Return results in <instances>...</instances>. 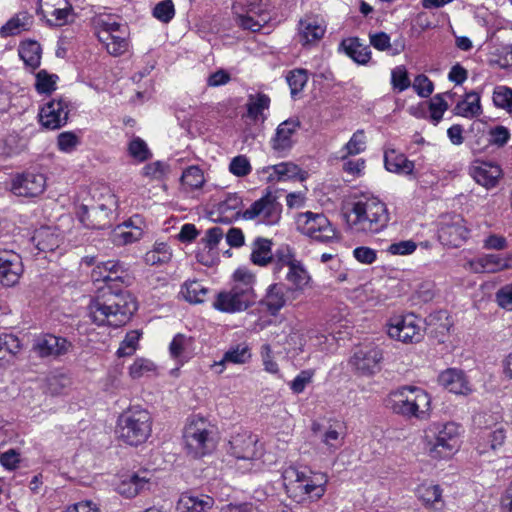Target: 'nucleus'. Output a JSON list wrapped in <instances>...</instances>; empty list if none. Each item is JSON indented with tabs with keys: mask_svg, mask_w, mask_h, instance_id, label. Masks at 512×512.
Listing matches in <instances>:
<instances>
[{
	"mask_svg": "<svg viewBox=\"0 0 512 512\" xmlns=\"http://www.w3.org/2000/svg\"><path fill=\"white\" fill-rule=\"evenodd\" d=\"M136 310V301L128 291L114 292L110 285L102 288L88 306L89 317L95 324L113 327L127 323Z\"/></svg>",
	"mask_w": 512,
	"mask_h": 512,
	"instance_id": "f257e3e1",
	"label": "nucleus"
},
{
	"mask_svg": "<svg viewBox=\"0 0 512 512\" xmlns=\"http://www.w3.org/2000/svg\"><path fill=\"white\" fill-rule=\"evenodd\" d=\"M282 479L287 495L297 503L319 500L324 496L328 483L325 473L294 465L283 468Z\"/></svg>",
	"mask_w": 512,
	"mask_h": 512,
	"instance_id": "f03ea898",
	"label": "nucleus"
},
{
	"mask_svg": "<svg viewBox=\"0 0 512 512\" xmlns=\"http://www.w3.org/2000/svg\"><path fill=\"white\" fill-rule=\"evenodd\" d=\"M385 406L406 419L425 421L431 414V397L419 387L404 386L388 394Z\"/></svg>",
	"mask_w": 512,
	"mask_h": 512,
	"instance_id": "7ed1b4c3",
	"label": "nucleus"
},
{
	"mask_svg": "<svg viewBox=\"0 0 512 512\" xmlns=\"http://www.w3.org/2000/svg\"><path fill=\"white\" fill-rule=\"evenodd\" d=\"M345 219L352 232L374 234L386 227L389 215L383 202L369 198L355 202L346 212Z\"/></svg>",
	"mask_w": 512,
	"mask_h": 512,
	"instance_id": "20e7f679",
	"label": "nucleus"
},
{
	"mask_svg": "<svg viewBox=\"0 0 512 512\" xmlns=\"http://www.w3.org/2000/svg\"><path fill=\"white\" fill-rule=\"evenodd\" d=\"M218 438L215 426L205 417L193 415L187 419L183 429V444L186 454L201 459L214 452Z\"/></svg>",
	"mask_w": 512,
	"mask_h": 512,
	"instance_id": "39448f33",
	"label": "nucleus"
},
{
	"mask_svg": "<svg viewBox=\"0 0 512 512\" xmlns=\"http://www.w3.org/2000/svg\"><path fill=\"white\" fill-rule=\"evenodd\" d=\"M463 434L464 428L457 422L432 423L425 431V448L431 458L450 457L460 448Z\"/></svg>",
	"mask_w": 512,
	"mask_h": 512,
	"instance_id": "423d86ee",
	"label": "nucleus"
},
{
	"mask_svg": "<svg viewBox=\"0 0 512 512\" xmlns=\"http://www.w3.org/2000/svg\"><path fill=\"white\" fill-rule=\"evenodd\" d=\"M228 455L232 458L235 468L241 473L261 470L263 461L262 445L258 437L249 431L239 432L231 437L227 448Z\"/></svg>",
	"mask_w": 512,
	"mask_h": 512,
	"instance_id": "0eeeda50",
	"label": "nucleus"
},
{
	"mask_svg": "<svg viewBox=\"0 0 512 512\" xmlns=\"http://www.w3.org/2000/svg\"><path fill=\"white\" fill-rule=\"evenodd\" d=\"M151 432V415L140 406L130 407L118 417L116 426L117 437L128 445L138 446L146 442Z\"/></svg>",
	"mask_w": 512,
	"mask_h": 512,
	"instance_id": "6e6552de",
	"label": "nucleus"
},
{
	"mask_svg": "<svg viewBox=\"0 0 512 512\" xmlns=\"http://www.w3.org/2000/svg\"><path fill=\"white\" fill-rule=\"evenodd\" d=\"M95 33L109 54L119 56L128 49L127 26L118 17L111 14H100L92 19Z\"/></svg>",
	"mask_w": 512,
	"mask_h": 512,
	"instance_id": "1a4fd4ad",
	"label": "nucleus"
},
{
	"mask_svg": "<svg viewBox=\"0 0 512 512\" xmlns=\"http://www.w3.org/2000/svg\"><path fill=\"white\" fill-rule=\"evenodd\" d=\"M296 230L304 236L321 243H333L338 233L322 212H300L294 216Z\"/></svg>",
	"mask_w": 512,
	"mask_h": 512,
	"instance_id": "9d476101",
	"label": "nucleus"
},
{
	"mask_svg": "<svg viewBox=\"0 0 512 512\" xmlns=\"http://www.w3.org/2000/svg\"><path fill=\"white\" fill-rule=\"evenodd\" d=\"M423 332V320L414 313L396 315L387 323L388 336L405 344L420 342Z\"/></svg>",
	"mask_w": 512,
	"mask_h": 512,
	"instance_id": "9b49d317",
	"label": "nucleus"
},
{
	"mask_svg": "<svg viewBox=\"0 0 512 512\" xmlns=\"http://www.w3.org/2000/svg\"><path fill=\"white\" fill-rule=\"evenodd\" d=\"M282 207L270 192L255 201L246 209L242 217L246 220H257L266 225H274L281 218Z\"/></svg>",
	"mask_w": 512,
	"mask_h": 512,
	"instance_id": "f8f14e48",
	"label": "nucleus"
},
{
	"mask_svg": "<svg viewBox=\"0 0 512 512\" xmlns=\"http://www.w3.org/2000/svg\"><path fill=\"white\" fill-rule=\"evenodd\" d=\"M36 12L52 27L64 26L73 18V7L68 0H38Z\"/></svg>",
	"mask_w": 512,
	"mask_h": 512,
	"instance_id": "ddd939ff",
	"label": "nucleus"
},
{
	"mask_svg": "<svg viewBox=\"0 0 512 512\" xmlns=\"http://www.w3.org/2000/svg\"><path fill=\"white\" fill-rule=\"evenodd\" d=\"M257 297L250 296L249 293L241 291L236 287L218 293L213 307L221 312L236 313L248 309L255 304Z\"/></svg>",
	"mask_w": 512,
	"mask_h": 512,
	"instance_id": "4468645a",
	"label": "nucleus"
},
{
	"mask_svg": "<svg viewBox=\"0 0 512 512\" xmlns=\"http://www.w3.org/2000/svg\"><path fill=\"white\" fill-rule=\"evenodd\" d=\"M383 359L382 350L372 344L359 347L351 358L352 366L363 375H372L379 370Z\"/></svg>",
	"mask_w": 512,
	"mask_h": 512,
	"instance_id": "2eb2a0df",
	"label": "nucleus"
},
{
	"mask_svg": "<svg viewBox=\"0 0 512 512\" xmlns=\"http://www.w3.org/2000/svg\"><path fill=\"white\" fill-rule=\"evenodd\" d=\"M46 189V177L42 173L27 172L17 175L11 183V191L16 196L37 197Z\"/></svg>",
	"mask_w": 512,
	"mask_h": 512,
	"instance_id": "dca6fc26",
	"label": "nucleus"
},
{
	"mask_svg": "<svg viewBox=\"0 0 512 512\" xmlns=\"http://www.w3.org/2000/svg\"><path fill=\"white\" fill-rule=\"evenodd\" d=\"M152 477V473L147 470L125 475L117 484L116 490L120 495L126 498H133L152 488Z\"/></svg>",
	"mask_w": 512,
	"mask_h": 512,
	"instance_id": "f3484780",
	"label": "nucleus"
},
{
	"mask_svg": "<svg viewBox=\"0 0 512 512\" xmlns=\"http://www.w3.org/2000/svg\"><path fill=\"white\" fill-rule=\"evenodd\" d=\"M146 225L139 215L131 217L129 220L118 225L111 235V239L116 245H128L140 240L143 236Z\"/></svg>",
	"mask_w": 512,
	"mask_h": 512,
	"instance_id": "a211bd4d",
	"label": "nucleus"
},
{
	"mask_svg": "<svg viewBox=\"0 0 512 512\" xmlns=\"http://www.w3.org/2000/svg\"><path fill=\"white\" fill-rule=\"evenodd\" d=\"M23 272L22 260L19 254L12 250H0V282L5 286H13Z\"/></svg>",
	"mask_w": 512,
	"mask_h": 512,
	"instance_id": "6ab92c4d",
	"label": "nucleus"
},
{
	"mask_svg": "<svg viewBox=\"0 0 512 512\" xmlns=\"http://www.w3.org/2000/svg\"><path fill=\"white\" fill-rule=\"evenodd\" d=\"M507 430L503 424H494L491 427H485L480 432L477 450L479 454L490 452H499L505 444Z\"/></svg>",
	"mask_w": 512,
	"mask_h": 512,
	"instance_id": "aec40b11",
	"label": "nucleus"
},
{
	"mask_svg": "<svg viewBox=\"0 0 512 512\" xmlns=\"http://www.w3.org/2000/svg\"><path fill=\"white\" fill-rule=\"evenodd\" d=\"M68 106L62 100H52L40 110L39 120L48 129H58L68 120Z\"/></svg>",
	"mask_w": 512,
	"mask_h": 512,
	"instance_id": "412c9836",
	"label": "nucleus"
},
{
	"mask_svg": "<svg viewBox=\"0 0 512 512\" xmlns=\"http://www.w3.org/2000/svg\"><path fill=\"white\" fill-rule=\"evenodd\" d=\"M71 348V343L65 338L46 334L38 338L33 346L34 351L40 357H58L66 354Z\"/></svg>",
	"mask_w": 512,
	"mask_h": 512,
	"instance_id": "4be33fe9",
	"label": "nucleus"
},
{
	"mask_svg": "<svg viewBox=\"0 0 512 512\" xmlns=\"http://www.w3.org/2000/svg\"><path fill=\"white\" fill-rule=\"evenodd\" d=\"M439 384L446 390L457 395H468L472 392L471 384L462 370L450 368L438 377Z\"/></svg>",
	"mask_w": 512,
	"mask_h": 512,
	"instance_id": "5701e85b",
	"label": "nucleus"
},
{
	"mask_svg": "<svg viewBox=\"0 0 512 512\" xmlns=\"http://www.w3.org/2000/svg\"><path fill=\"white\" fill-rule=\"evenodd\" d=\"M470 174L478 184L489 189L498 183L502 169L496 163L476 161L470 168Z\"/></svg>",
	"mask_w": 512,
	"mask_h": 512,
	"instance_id": "b1692460",
	"label": "nucleus"
},
{
	"mask_svg": "<svg viewBox=\"0 0 512 512\" xmlns=\"http://www.w3.org/2000/svg\"><path fill=\"white\" fill-rule=\"evenodd\" d=\"M469 230L462 218L457 217L449 223H443L439 229V238L446 244L453 247H459L466 241Z\"/></svg>",
	"mask_w": 512,
	"mask_h": 512,
	"instance_id": "393cba45",
	"label": "nucleus"
},
{
	"mask_svg": "<svg viewBox=\"0 0 512 512\" xmlns=\"http://www.w3.org/2000/svg\"><path fill=\"white\" fill-rule=\"evenodd\" d=\"M511 257L497 254H486L469 262L470 269L475 273H496L512 267Z\"/></svg>",
	"mask_w": 512,
	"mask_h": 512,
	"instance_id": "a878e982",
	"label": "nucleus"
},
{
	"mask_svg": "<svg viewBox=\"0 0 512 512\" xmlns=\"http://www.w3.org/2000/svg\"><path fill=\"white\" fill-rule=\"evenodd\" d=\"M126 276V270L122 264L115 260H108L106 262H101L96 265V267L92 270L91 277L95 282H123L124 277Z\"/></svg>",
	"mask_w": 512,
	"mask_h": 512,
	"instance_id": "bb28decb",
	"label": "nucleus"
},
{
	"mask_svg": "<svg viewBox=\"0 0 512 512\" xmlns=\"http://www.w3.org/2000/svg\"><path fill=\"white\" fill-rule=\"evenodd\" d=\"M299 128L300 121L297 118H290L280 123L271 140L272 148L277 151L290 149L293 146L292 137Z\"/></svg>",
	"mask_w": 512,
	"mask_h": 512,
	"instance_id": "cd10ccee",
	"label": "nucleus"
},
{
	"mask_svg": "<svg viewBox=\"0 0 512 512\" xmlns=\"http://www.w3.org/2000/svg\"><path fill=\"white\" fill-rule=\"evenodd\" d=\"M77 215L80 221L90 228L104 227L108 222L109 209L104 204L93 205H80L78 207Z\"/></svg>",
	"mask_w": 512,
	"mask_h": 512,
	"instance_id": "c85d7f7f",
	"label": "nucleus"
},
{
	"mask_svg": "<svg viewBox=\"0 0 512 512\" xmlns=\"http://www.w3.org/2000/svg\"><path fill=\"white\" fill-rule=\"evenodd\" d=\"M214 505V499L208 495L184 493L180 496L176 510L178 512H207Z\"/></svg>",
	"mask_w": 512,
	"mask_h": 512,
	"instance_id": "c756f323",
	"label": "nucleus"
},
{
	"mask_svg": "<svg viewBox=\"0 0 512 512\" xmlns=\"http://www.w3.org/2000/svg\"><path fill=\"white\" fill-rule=\"evenodd\" d=\"M415 494L428 509H439L443 505L442 489L437 484L424 482L416 488Z\"/></svg>",
	"mask_w": 512,
	"mask_h": 512,
	"instance_id": "7c9ffc66",
	"label": "nucleus"
},
{
	"mask_svg": "<svg viewBox=\"0 0 512 512\" xmlns=\"http://www.w3.org/2000/svg\"><path fill=\"white\" fill-rule=\"evenodd\" d=\"M311 429L315 435L319 436L321 442L332 451L337 450L343 443L344 436L340 425L322 427L321 424L314 422Z\"/></svg>",
	"mask_w": 512,
	"mask_h": 512,
	"instance_id": "2f4dec72",
	"label": "nucleus"
},
{
	"mask_svg": "<svg viewBox=\"0 0 512 512\" xmlns=\"http://www.w3.org/2000/svg\"><path fill=\"white\" fill-rule=\"evenodd\" d=\"M250 358L251 352L249 347L246 344H239L226 351L220 361L213 363L212 368L215 369L216 373L221 374L226 364H245Z\"/></svg>",
	"mask_w": 512,
	"mask_h": 512,
	"instance_id": "473e14b6",
	"label": "nucleus"
},
{
	"mask_svg": "<svg viewBox=\"0 0 512 512\" xmlns=\"http://www.w3.org/2000/svg\"><path fill=\"white\" fill-rule=\"evenodd\" d=\"M32 241L39 251L52 252L59 247L61 237L56 229L41 227L35 231Z\"/></svg>",
	"mask_w": 512,
	"mask_h": 512,
	"instance_id": "72a5a7b5",
	"label": "nucleus"
},
{
	"mask_svg": "<svg viewBox=\"0 0 512 512\" xmlns=\"http://www.w3.org/2000/svg\"><path fill=\"white\" fill-rule=\"evenodd\" d=\"M33 18L27 12H20L9 19L5 25L0 29L2 37H9L18 35L24 31L29 30L32 25Z\"/></svg>",
	"mask_w": 512,
	"mask_h": 512,
	"instance_id": "f704fd0d",
	"label": "nucleus"
},
{
	"mask_svg": "<svg viewBox=\"0 0 512 512\" xmlns=\"http://www.w3.org/2000/svg\"><path fill=\"white\" fill-rule=\"evenodd\" d=\"M341 47L345 53L359 64H366L371 59L369 47L358 38H348L342 41Z\"/></svg>",
	"mask_w": 512,
	"mask_h": 512,
	"instance_id": "c9c22d12",
	"label": "nucleus"
},
{
	"mask_svg": "<svg viewBox=\"0 0 512 512\" xmlns=\"http://www.w3.org/2000/svg\"><path fill=\"white\" fill-rule=\"evenodd\" d=\"M325 27L316 19L307 18L300 21L299 35L303 44L315 42L323 37Z\"/></svg>",
	"mask_w": 512,
	"mask_h": 512,
	"instance_id": "e433bc0d",
	"label": "nucleus"
},
{
	"mask_svg": "<svg viewBox=\"0 0 512 512\" xmlns=\"http://www.w3.org/2000/svg\"><path fill=\"white\" fill-rule=\"evenodd\" d=\"M454 113L465 118H474L482 113L480 95L476 92L466 94L464 100L457 103Z\"/></svg>",
	"mask_w": 512,
	"mask_h": 512,
	"instance_id": "4c0bfd02",
	"label": "nucleus"
},
{
	"mask_svg": "<svg viewBox=\"0 0 512 512\" xmlns=\"http://www.w3.org/2000/svg\"><path fill=\"white\" fill-rule=\"evenodd\" d=\"M286 288L283 284L269 286L265 298L261 301L271 314H276L286 303Z\"/></svg>",
	"mask_w": 512,
	"mask_h": 512,
	"instance_id": "58836bf2",
	"label": "nucleus"
},
{
	"mask_svg": "<svg viewBox=\"0 0 512 512\" xmlns=\"http://www.w3.org/2000/svg\"><path fill=\"white\" fill-rule=\"evenodd\" d=\"M269 103L270 99L266 95H251L246 104L247 113L245 116L254 123H263L265 121L264 110L268 109Z\"/></svg>",
	"mask_w": 512,
	"mask_h": 512,
	"instance_id": "ea45409f",
	"label": "nucleus"
},
{
	"mask_svg": "<svg viewBox=\"0 0 512 512\" xmlns=\"http://www.w3.org/2000/svg\"><path fill=\"white\" fill-rule=\"evenodd\" d=\"M384 160L386 169L391 172L409 174L414 168L411 161L395 150L386 151Z\"/></svg>",
	"mask_w": 512,
	"mask_h": 512,
	"instance_id": "a19ab883",
	"label": "nucleus"
},
{
	"mask_svg": "<svg viewBox=\"0 0 512 512\" xmlns=\"http://www.w3.org/2000/svg\"><path fill=\"white\" fill-rule=\"evenodd\" d=\"M233 285L241 291L249 293L250 296L257 297L254 285L256 282L255 275L245 267H240L235 270L232 276Z\"/></svg>",
	"mask_w": 512,
	"mask_h": 512,
	"instance_id": "79ce46f5",
	"label": "nucleus"
},
{
	"mask_svg": "<svg viewBox=\"0 0 512 512\" xmlns=\"http://www.w3.org/2000/svg\"><path fill=\"white\" fill-rule=\"evenodd\" d=\"M19 56L26 65L32 68L38 67L41 60L40 44L33 40L22 42L19 47Z\"/></svg>",
	"mask_w": 512,
	"mask_h": 512,
	"instance_id": "37998d69",
	"label": "nucleus"
},
{
	"mask_svg": "<svg viewBox=\"0 0 512 512\" xmlns=\"http://www.w3.org/2000/svg\"><path fill=\"white\" fill-rule=\"evenodd\" d=\"M193 339L184 334H177L169 345L170 355L175 359H187L192 351Z\"/></svg>",
	"mask_w": 512,
	"mask_h": 512,
	"instance_id": "c03bdc74",
	"label": "nucleus"
},
{
	"mask_svg": "<svg viewBox=\"0 0 512 512\" xmlns=\"http://www.w3.org/2000/svg\"><path fill=\"white\" fill-rule=\"evenodd\" d=\"M268 21L269 17L262 11L256 10L254 6L249 9L247 15H241L238 18L239 25L242 28L253 32L260 30Z\"/></svg>",
	"mask_w": 512,
	"mask_h": 512,
	"instance_id": "a18cd8bd",
	"label": "nucleus"
},
{
	"mask_svg": "<svg viewBox=\"0 0 512 512\" xmlns=\"http://www.w3.org/2000/svg\"><path fill=\"white\" fill-rule=\"evenodd\" d=\"M272 260L271 241L258 238L254 242L251 261L259 266H265Z\"/></svg>",
	"mask_w": 512,
	"mask_h": 512,
	"instance_id": "49530a36",
	"label": "nucleus"
},
{
	"mask_svg": "<svg viewBox=\"0 0 512 512\" xmlns=\"http://www.w3.org/2000/svg\"><path fill=\"white\" fill-rule=\"evenodd\" d=\"M172 258L170 247L165 243H157L154 247L146 252L144 261L148 265H163L168 263Z\"/></svg>",
	"mask_w": 512,
	"mask_h": 512,
	"instance_id": "de8ad7c7",
	"label": "nucleus"
},
{
	"mask_svg": "<svg viewBox=\"0 0 512 512\" xmlns=\"http://www.w3.org/2000/svg\"><path fill=\"white\" fill-rule=\"evenodd\" d=\"M286 280L297 290H303L310 281V276L302 264L297 261L288 268Z\"/></svg>",
	"mask_w": 512,
	"mask_h": 512,
	"instance_id": "09e8293b",
	"label": "nucleus"
},
{
	"mask_svg": "<svg viewBox=\"0 0 512 512\" xmlns=\"http://www.w3.org/2000/svg\"><path fill=\"white\" fill-rule=\"evenodd\" d=\"M181 294L186 301L197 304L204 301L207 289L198 281H188L182 286Z\"/></svg>",
	"mask_w": 512,
	"mask_h": 512,
	"instance_id": "8fccbe9b",
	"label": "nucleus"
},
{
	"mask_svg": "<svg viewBox=\"0 0 512 512\" xmlns=\"http://www.w3.org/2000/svg\"><path fill=\"white\" fill-rule=\"evenodd\" d=\"M242 200L237 195H228L218 205V211L222 215L223 220L231 221L239 215Z\"/></svg>",
	"mask_w": 512,
	"mask_h": 512,
	"instance_id": "3c124183",
	"label": "nucleus"
},
{
	"mask_svg": "<svg viewBox=\"0 0 512 512\" xmlns=\"http://www.w3.org/2000/svg\"><path fill=\"white\" fill-rule=\"evenodd\" d=\"M366 149V136L362 129L357 130L342 149V159L348 156L357 155Z\"/></svg>",
	"mask_w": 512,
	"mask_h": 512,
	"instance_id": "603ef678",
	"label": "nucleus"
},
{
	"mask_svg": "<svg viewBox=\"0 0 512 512\" xmlns=\"http://www.w3.org/2000/svg\"><path fill=\"white\" fill-rule=\"evenodd\" d=\"M156 365L149 359L137 358L128 369L132 379L148 377L156 372Z\"/></svg>",
	"mask_w": 512,
	"mask_h": 512,
	"instance_id": "864d4df0",
	"label": "nucleus"
},
{
	"mask_svg": "<svg viewBox=\"0 0 512 512\" xmlns=\"http://www.w3.org/2000/svg\"><path fill=\"white\" fill-rule=\"evenodd\" d=\"M492 99L497 108L512 113V88L504 85L496 86L493 91Z\"/></svg>",
	"mask_w": 512,
	"mask_h": 512,
	"instance_id": "5fc2aeb1",
	"label": "nucleus"
},
{
	"mask_svg": "<svg viewBox=\"0 0 512 512\" xmlns=\"http://www.w3.org/2000/svg\"><path fill=\"white\" fill-rule=\"evenodd\" d=\"M21 349L18 338L13 335L0 336V366L7 360V355L14 356Z\"/></svg>",
	"mask_w": 512,
	"mask_h": 512,
	"instance_id": "6e6d98bb",
	"label": "nucleus"
},
{
	"mask_svg": "<svg viewBox=\"0 0 512 512\" xmlns=\"http://www.w3.org/2000/svg\"><path fill=\"white\" fill-rule=\"evenodd\" d=\"M182 184L190 189H198L205 182L203 172L196 166L188 167L182 174Z\"/></svg>",
	"mask_w": 512,
	"mask_h": 512,
	"instance_id": "4d7b16f0",
	"label": "nucleus"
},
{
	"mask_svg": "<svg viewBox=\"0 0 512 512\" xmlns=\"http://www.w3.org/2000/svg\"><path fill=\"white\" fill-rule=\"evenodd\" d=\"M152 15L162 23H169L175 16V6L173 1H160L153 8Z\"/></svg>",
	"mask_w": 512,
	"mask_h": 512,
	"instance_id": "13d9d810",
	"label": "nucleus"
},
{
	"mask_svg": "<svg viewBox=\"0 0 512 512\" xmlns=\"http://www.w3.org/2000/svg\"><path fill=\"white\" fill-rule=\"evenodd\" d=\"M128 151L130 156L138 162H144L152 155L145 141L139 137H135L130 141Z\"/></svg>",
	"mask_w": 512,
	"mask_h": 512,
	"instance_id": "bf43d9fd",
	"label": "nucleus"
},
{
	"mask_svg": "<svg viewBox=\"0 0 512 512\" xmlns=\"http://www.w3.org/2000/svg\"><path fill=\"white\" fill-rule=\"evenodd\" d=\"M57 75L41 70L36 74L35 88L39 93H51L56 89Z\"/></svg>",
	"mask_w": 512,
	"mask_h": 512,
	"instance_id": "052dcab7",
	"label": "nucleus"
},
{
	"mask_svg": "<svg viewBox=\"0 0 512 512\" xmlns=\"http://www.w3.org/2000/svg\"><path fill=\"white\" fill-rule=\"evenodd\" d=\"M140 336L141 334L137 330L128 332L117 350V355L119 357L132 355L137 349Z\"/></svg>",
	"mask_w": 512,
	"mask_h": 512,
	"instance_id": "680f3d73",
	"label": "nucleus"
},
{
	"mask_svg": "<svg viewBox=\"0 0 512 512\" xmlns=\"http://www.w3.org/2000/svg\"><path fill=\"white\" fill-rule=\"evenodd\" d=\"M274 174L277 176V180H286L290 178H296L300 175V168L291 163L283 162L272 167Z\"/></svg>",
	"mask_w": 512,
	"mask_h": 512,
	"instance_id": "e2e57ef3",
	"label": "nucleus"
},
{
	"mask_svg": "<svg viewBox=\"0 0 512 512\" xmlns=\"http://www.w3.org/2000/svg\"><path fill=\"white\" fill-rule=\"evenodd\" d=\"M168 171V164L162 161H155L145 165L143 167L142 174L149 179L159 180L162 179Z\"/></svg>",
	"mask_w": 512,
	"mask_h": 512,
	"instance_id": "0e129e2a",
	"label": "nucleus"
},
{
	"mask_svg": "<svg viewBox=\"0 0 512 512\" xmlns=\"http://www.w3.org/2000/svg\"><path fill=\"white\" fill-rule=\"evenodd\" d=\"M308 80L307 73L305 70L298 69L291 71L287 76V82L291 89V94L295 95L300 92L306 85Z\"/></svg>",
	"mask_w": 512,
	"mask_h": 512,
	"instance_id": "69168bd1",
	"label": "nucleus"
},
{
	"mask_svg": "<svg viewBox=\"0 0 512 512\" xmlns=\"http://www.w3.org/2000/svg\"><path fill=\"white\" fill-rule=\"evenodd\" d=\"M297 261L289 247L280 248L275 253V270L279 272L283 267L288 269Z\"/></svg>",
	"mask_w": 512,
	"mask_h": 512,
	"instance_id": "338daca9",
	"label": "nucleus"
},
{
	"mask_svg": "<svg viewBox=\"0 0 512 512\" xmlns=\"http://www.w3.org/2000/svg\"><path fill=\"white\" fill-rule=\"evenodd\" d=\"M229 171L238 177L246 176L251 171L250 162L244 155L236 156L230 162Z\"/></svg>",
	"mask_w": 512,
	"mask_h": 512,
	"instance_id": "774afa93",
	"label": "nucleus"
}]
</instances>
